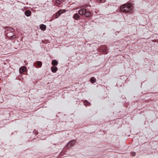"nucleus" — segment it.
<instances>
[{
    "label": "nucleus",
    "mask_w": 158,
    "mask_h": 158,
    "mask_svg": "<svg viewBox=\"0 0 158 158\" xmlns=\"http://www.w3.org/2000/svg\"><path fill=\"white\" fill-rule=\"evenodd\" d=\"M86 9L84 8L81 9L78 11V13L80 15H85Z\"/></svg>",
    "instance_id": "2"
},
{
    "label": "nucleus",
    "mask_w": 158,
    "mask_h": 158,
    "mask_svg": "<svg viewBox=\"0 0 158 158\" xmlns=\"http://www.w3.org/2000/svg\"><path fill=\"white\" fill-rule=\"evenodd\" d=\"M131 153L133 156H135V152H132Z\"/></svg>",
    "instance_id": "18"
},
{
    "label": "nucleus",
    "mask_w": 158,
    "mask_h": 158,
    "mask_svg": "<svg viewBox=\"0 0 158 158\" xmlns=\"http://www.w3.org/2000/svg\"><path fill=\"white\" fill-rule=\"evenodd\" d=\"M19 69H26V68L25 66H23V68L22 69V68L20 67L19 68Z\"/></svg>",
    "instance_id": "19"
},
{
    "label": "nucleus",
    "mask_w": 158,
    "mask_h": 158,
    "mask_svg": "<svg viewBox=\"0 0 158 158\" xmlns=\"http://www.w3.org/2000/svg\"><path fill=\"white\" fill-rule=\"evenodd\" d=\"M25 14L26 16L28 17L31 15V12L29 10H27L25 11Z\"/></svg>",
    "instance_id": "8"
},
{
    "label": "nucleus",
    "mask_w": 158,
    "mask_h": 158,
    "mask_svg": "<svg viewBox=\"0 0 158 158\" xmlns=\"http://www.w3.org/2000/svg\"><path fill=\"white\" fill-rule=\"evenodd\" d=\"M7 29H8V30H10L12 32L14 31V30L12 28H11L10 27H8Z\"/></svg>",
    "instance_id": "16"
},
{
    "label": "nucleus",
    "mask_w": 158,
    "mask_h": 158,
    "mask_svg": "<svg viewBox=\"0 0 158 158\" xmlns=\"http://www.w3.org/2000/svg\"><path fill=\"white\" fill-rule=\"evenodd\" d=\"M75 143V141L74 140H71L67 144L68 147L70 148L73 146Z\"/></svg>",
    "instance_id": "4"
},
{
    "label": "nucleus",
    "mask_w": 158,
    "mask_h": 158,
    "mask_svg": "<svg viewBox=\"0 0 158 158\" xmlns=\"http://www.w3.org/2000/svg\"><path fill=\"white\" fill-rule=\"evenodd\" d=\"M86 101V103H84V105L86 106H89L90 104L88 102V101L85 100Z\"/></svg>",
    "instance_id": "14"
},
{
    "label": "nucleus",
    "mask_w": 158,
    "mask_h": 158,
    "mask_svg": "<svg viewBox=\"0 0 158 158\" xmlns=\"http://www.w3.org/2000/svg\"><path fill=\"white\" fill-rule=\"evenodd\" d=\"M51 69H57V68L55 66L52 67Z\"/></svg>",
    "instance_id": "20"
},
{
    "label": "nucleus",
    "mask_w": 158,
    "mask_h": 158,
    "mask_svg": "<svg viewBox=\"0 0 158 158\" xmlns=\"http://www.w3.org/2000/svg\"><path fill=\"white\" fill-rule=\"evenodd\" d=\"M33 133L35 135L38 134V133L35 130H34L33 131Z\"/></svg>",
    "instance_id": "17"
},
{
    "label": "nucleus",
    "mask_w": 158,
    "mask_h": 158,
    "mask_svg": "<svg viewBox=\"0 0 158 158\" xmlns=\"http://www.w3.org/2000/svg\"><path fill=\"white\" fill-rule=\"evenodd\" d=\"M80 17V16L78 15V14H77V13L75 14L73 17V18L74 19H75L76 20H79V19Z\"/></svg>",
    "instance_id": "5"
},
{
    "label": "nucleus",
    "mask_w": 158,
    "mask_h": 158,
    "mask_svg": "<svg viewBox=\"0 0 158 158\" xmlns=\"http://www.w3.org/2000/svg\"><path fill=\"white\" fill-rule=\"evenodd\" d=\"M120 9L123 12L130 13H133L134 10L133 6L130 3L123 5L120 6Z\"/></svg>",
    "instance_id": "1"
},
{
    "label": "nucleus",
    "mask_w": 158,
    "mask_h": 158,
    "mask_svg": "<svg viewBox=\"0 0 158 158\" xmlns=\"http://www.w3.org/2000/svg\"><path fill=\"white\" fill-rule=\"evenodd\" d=\"M58 70H51L52 72L53 73H56Z\"/></svg>",
    "instance_id": "22"
},
{
    "label": "nucleus",
    "mask_w": 158,
    "mask_h": 158,
    "mask_svg": "<svg viewBox=\"0 0 158 158\" xmlns=\"http://www.w3.org/2000/svg\"><path fill=\"white\" fill-rule=\"evenodd\" d=\"M58 61L55 60H54L52 61V64L53 65H57L58 64Z\"/></svg>",
    "instance_id": "11"
},
{
    "label": "nucleus",
    "mask_w": 158,
    "mask_h": 158,
    "mask_svg": "<svg viewBox=\"0 0 158 158\" xmlns=\"http://www.w3.org/2000/svg\"><path fill=\"white\" fill-rule=\"evenodd\" d=\"M27 70H18L20 73L26 74L27 73Z\"/></svg>",
    "instance_id": "6"
},
{
    "label": "nucleus",
    "mask_w": 158,
    "mask_h": 158,
    "mask_svg": "<svg viewBox=\"0 0 158 158\" xmlns=\"http://www.w3.org/2000/svg\"><path fill=\"white\" fill-rule=\"evenodd\" d=\"M99 1L103 3L104 2H105L106 0H99Z\"/></svg>",
    "instance_id": "21"
},
{
    "label": "nucleus",
    "mask_w": 158,
    "mask_h": 158,
    "mask_svg": "<svg viewBox=\"0 0 158 158\" xmlns=\"http://www.w3.org/2000/svg\"><path fill=\"white\" fill-rule=\"evenodd\" d=\"M100 50L103 53L106 54L107 53L106 47V46H102L100 48Z\"/></svg>",
    "instance_id": "3"
},
{
    "label": "nucleus",
    "mask_w": 158,
    "mask_h": 158,
    "mask_svg": "<svg viewBox=\"0 0 158 158\" xmlns=\"http://www.w3.org/2000/svg\"><path fill=\"white\" fill-rule=\"evenodd\" d=\"M90 81L92 83H93L96 82V78H94V77H92L90 78Z\"/></svg>",
    "instance_id": "12"
},
{
    "label": "nucleus",
    "mask_w": 158,
    "mask_h": 158,
    "mask_svg": "<svg viewBox=\"0 0 158 158\" xmlns=\"http://www.w3.org/2000/svg\"><path fill=\"white\" fill-rule=\"evenodd\" d=\"M40 28L43 31H45L46 29V25L42 24L40 25Z\"/></svg>",
    "instance_id": "10"
},
{
    "label": "nucleus",
    "mask_w": 158,
    "mask_h": 158,
    "mask_svg": "<svg viewBox=\"0 0 158 158\" xmlns=\"http://www.w3.org/2000/svg\"><path fill=\"white\" fill-rule=\"evenodd\" d=\"M16 38V36L15 35H13L10 37L11 39H14Z\"/></svg>",
    "instance_id": "15"
},
{
    "label": "nucleus",
    "mask_w": 158,
    "mask_h": 158,
    "mask_svg": "<svg viewBox=\"0 0 158 158\" xmlns=\"http://www.w3.org/2000/svg\"><path fill=\"white\" fill-rule=\"evenodd\" d=\"M37 64L38 66H39L40 67L42 66V62L40 61H38L37 62Z\"/></svg>",
    "instance_id": "13"
},
{
    "label": "nucleus",
    "mask_w": 158,
    "mask_h": 158,
    "mask_svg": "<svg viewBox=\"0 0 158 158\" xmlns=\"http://www.w3.org/2000/svg\"><path fill=\"white\" fill-rule=\"evenodd\" d=\"M63 13V10H60L57 12L56 15V18H58L59 16L62 13Z\"/></svg>",
    "instance_id": "7"
},
{
    "label": "nucleus",
    "mask_w": 158,
    "mask_h": 158,
    "mask_svg": "<svg viewBox=\"0 0 158 158\" xmlns=\"http://www.w3.org/2000/svg\"><path fill=\"white\" fill-rule=\"evenodd\" d=\"M91 15V13L89 11H85V16L86 17H89Z\"/></svg>",
    "instance_id": "9"
}]
</instances>
